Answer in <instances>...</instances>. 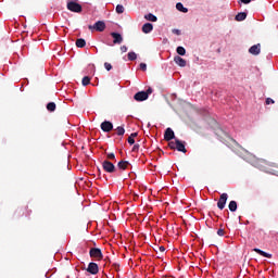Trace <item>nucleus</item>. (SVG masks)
I'll use <instances>...</instances> for the list:
<instances>
[{"label": "nucleus", "mask_w": 278, "mask_h": 278, "mask_svg": "<svg viewBox=\"0 0 278 278\" xmlns=\"http://www.w3.org/2000/svg\"><path fill=\"white\" fill-rule=\"evenodd\" d=\"M149 94H153V89L149 87L146 91H138L135 96L134 99L135 101H147L149 99Z\"/></svg>", "instance_id": "1"}, {"label": "nucleus", "mask_w": 278, "mask_h": 278, "mask_svg": "<svg viewBox=\"0 0 278 278\" xmlns=\"http://www.w3.org/2000/svg\"><path fill=\"white\" fill-rule=\"evenodd\" d=\"M67 10H70V12H75L76 14H79L83 12L84 8L77 2V0H68Z\"/></svg>", "instance_id": "2"}, {"label": "nucleus", "mask_w": 278, "mask_h": 278, "mask_svg": "<svg viewBox=\"0 0 278 278\" xmlns=\"http://www.w3.org/2000/svg\"><path fill=\"white\" fill-rule=\"evenodd\" d=\"M102 168H103V170H105V173H115L116 172V166H114L113 163L108 160L102 162Z\"/></svg>", "instance_id": "3"}, {"label": "nucleus", "mask_w": 278, "mask_h": 278, "mask_svg": "<svg viewBox=\"0 0 278 278\" xmlns=\"http://www.w3.org/2000/svg\"><path fill=\"white\" fill-rule=\"evenodd\" d=\"M100 128L102 129V131H104V134H110V131L114 129V124H112V122L110 121H104L101 123Z\"/></svg>", "instance_id": "4"}, {"label": "nucleus", "mask_w": 278, "mask_h": 278, "mask_svg": "<svg viewBox=\"0 0 278 278\" xmlns=\"http://www.w3.org/2000/svg\"><path fill=\"white\" fill-rule=\"evenodd\" d=\"M90 257H94L96 260H103V253L99 248H91L89 251Z\"/></svg>", "instance_id": "5"}, {"label": "nucleus", "mask_w": 278, "mask_h": 278, "mask_svg": "<svg viewBox=\"0 0 278 278\" xmlns=\"http://www.w3.org/2000/svg\"><path fill=\"white\" fill-rule=\"evenodd\" d=\"M252 165H254L255 168H260V170H263L264 173H268V168H266V166H268V163L264 160H258L252 163Z\"/></svg>", "instance_id": "6"}, {"label": "nucleus", "mask_w": 278, "mask_h": 278, "mask_svg": "<svg viewBox=\"0 0 278 278\" xmlns=\"http://www.w3.org/2000/svg\"><path fill=\"white\" fill-rule=\"evenodd\" d=\"M227 199H229V195L227 193L220 194V198L217 202L218 210H225V205H227Z\"/></svg>", "instance_id": "7"}, {"label": "nucleus", "mask_w": 278, "mask_h": 278, "mask_svg": "<svg viewBox=\"0 0 278 278\" xmlns=\"http://www.w3.org/2000/svg\"><path fill=\"white\" fill-rule=\"evenodd\" d=\"M89 29H96V31H105V22L98 21L94 23V25H90Z\"/></svg>", "instance_id": "8"}, {"label": "nucleus", "mask_w": 278, "mask_h": 278, "mask_svg": "<svg viewBox=\"0 0 278 278\" xmlns=\"http://www.w3.org/2000/svg\"><path fill=\"white\" fill-rule=\"evenodd\" d=\"M113 45H123V35L121 33L112 31Z\"/></svg>", "instance_id": "9"}, {"label": "nucleus", "mask_w": 278, "mask_h": 278, "mask_svg": "<svg viewBox=\"0 0 278 278\" xmlns=\"http://www.w3.org/2000/svg\"><path fill=\"white\" fill-rule=\"evenodd\" d=\"M249 53H251V55H260V53H262V45L256 43V45L252 46L249 49Z\"/></svg>", "instance_id": "10"}, {"label": "nucleus", "mask_w": 278, "mask_h": 278, "mask_svg": "<svg viewBox=\"0 0 278 278\" xmlns=\"http://www.w3.org/2000/svg\"><path fill=\"white\" fill-rule=\"evenodd\" d=\"M164 140H166V142H170V140H175V131L172 130V128H166L164 134Z\"/></svg>", "instance_id": "11"}, {"label": "nucleus", "mask_w": 278, "mask_h": 278, "mask_svg": "<svg viewBox=\"0 0 278 278\" xmlns=\"http://www.w3.org/2000/svg\"><path fill=\"white\" fill-rule=\"evenodd\" d=\"M87 271L90 275H97L99 273V265L97 263H89Z\"/></svg>", "instance_id": "12"}, {"label": "nucleus", "mask_w": 278, "mask_h": 278, "mask_svg": "<svg viewBox=\"0 0 278 278\" xmlns=\"http://www.w3.org/2000/svg\"><path fill=\"white\" fill-rule=\"evenodd\" d=\"M176 150L180 153H186L188 150H186V142L176 139Z\"/></svg>", "instance_id": "13"}, {"label": "nucleus", "mask_w": 278, "mask_h": 278, "mask_svg": "<svg viewBox=\"0 0 278 278\" xmlns=\"http://www.w3.org/2000/svg\"><path fill=\"white\" fill-rule=\"evenodd\" d=\"M174 62H175V64H177V66H180L181 68H185V66L187 64L186 59H184V58H181L179 55H176L174 58Z\"/></svg>", "instance_id": "14"}, {"label": "nucleus", "mask_w": 278, "mask_h": 278, "mask_svg": "<svg viewBox=\"0 0 278 278\" xmlns=\"http://www.w3.org/2000/svg\"><path fill=\"white\" fill-rule=\"evenodd\" d=\"M141 29H142L143 34H151V31H153V24L146 23V24H143Z\"/></svg>", "instance_id": "15"}, {"label": "nucleus", "mask_w": 278, "mask_h": 278, "mask_svg": "<svg viewBox=\"0 0 278 278\" xmlns=\"http://www.w3.org/2000/svg\"><path fill=\"white\" fill-rule=\"evenodd\" d=\"M254 251L258 255H262V257H267L268 260H270V257H273V254H268V252H265V251H263L261 249L255 248Z\"/></svg>", "instance_id": "16"}, {"label": "nucleus", "mask_w": 278, "mask_h": 278, "mask_svg": "<svg viewBox=\"0 0 278 278\" xmlns=\"http://www.w3.org/2000/svg\"><path fill=\"white\" fill-rule=\"evenodd\" d=\"M176 10H178V12H182L184 14H188V8L184 7V3L181 2L176 3Z\"/></svg>", "instance_id": "17"}, {"label": "nucleus", "mask_w": 278, "mask_h": 278, "mask_svg": "<svg viewBox=\"0 0 278 278\" xmlns=\"http://www.w3.org/2000/svg\"><path fill=\"white\" fill-rule=\"evenodd\" d=\"M144 18L150 21V23H157V16L153 15V13L146 14Z\"/></svg>", "instance_id": "18"}, {"label": "nucleus", "mask_w": 278, "mask_h": 278, "mask_svg": "<svg viewBox=\"0 0 278 278\" xmlns=\"http://www.w3.org/2000/svg\"><path fill=\"white\" fill-rule=\"evenodd\" d=\"M247 20V12H240L236 15L235 21L242 22Z\"/></svg>", "instance_id": "19"}, {"label": "nucleus", "mask_w": 278, "mask_h": 278, "mask_svg": "<svg viewBox=\"0 0 278 278\" xmlns=\"http://www.w3.org/2000/svg\"><path fill=\"white\" fill-rule=\"evenodd\" d=\"M128 165H129V162L119 161L118 164H117V167L119 168V170H126Z\"/></svg>", "instance_id": "20"}, {"label": "nucleus", "mask_w": 278, "mask_h": 278, "mask_svg": "<svg viewBox=\"0 0 278 278\" xmlns=\"http://www.w3.org/2000/svg\"><path fill=\"white\" fill-rule=\"evenodd\" d=\"M76 47L78 49H84V47H86V39L84 38H79L76 40Z\"/></svg>", "instance_id": "21"}, {"label": "nucleus", "mask_w": 278, "mask_h": 278, "mask_svg": "<svg viewBox=\"0 0 278 278\" xmlns=\"http://www.w3.org/2000/svg\"><path fill=\"white\" fill-rule=\"evenodd\" d=\"M228 208L230 210V212H236L238 210V202L236 201H230L228 204Z\"/></svg>", "instance_id": "22"}, {"label": "nucleus", "mask_w": 278, "mask_h": 278, "mask_svg": "<svg viewBox=\"0 0 278 278\" xmlns=\"http://www.w3.org/2000/svg\"><path fill=\"white\" fill-rule=\"evenodd\" d=\"M136 60H138V54H136L134 51L128 52V61L134 62Z\"/></svg>", "instance_id": "23"}, {"label": "nucleus", "mask_w": 278, "mask_h": 278, "mask_svg": "<svg viewBox=\"0 0 278 278\" xmlns=\"http://www.w3.org/2000/svg\"><path fill=\"white\" fill-rule=\"evenodd\" d=\"M55 102H49L48 104H47V110H48V112H55Z\"/></svg>", "instance_id": "24"}, {"label": "nucleus", "mask_w": 278, "mask_h": 278, "mask_svg": "<svg viewBox=\"0 0 278 278\" xmlns=\"http://www.w3.org/2000/svg\"><path fill=\"white\" fill-rule=\"evenodd\" d=\"M115 11L116 14H123L125 12V7H123V4H117Z\"/></svg>", "instance_id": "25"}, {"label": "nucleus", "mask_w": 278, "mask_h": 278, "mask_svg": "<svg viewBox=\"0 0 278 278\" xmlns=\"http://www.w3.org/2000/svg\"><path fill=\"white\" fill-rule=\"evenodd\" d=\"M176 53H178V55H186V48L181 46L177 47Z\"/></svg>", "instance_id": "26"}, {"label": "nucleus", "mask_w": 278, "mask_h": 278, "mask_svg": "<svg viewBox=\"0 0 278 278\" xmlns=\"http://www.w3.org/2000/svg\"><path fill=\"white\" fill-rule=\"evenodd\" d=\"M116 131H117V136H125V127L118 126L116 128Z\"/></svg>", "instance_id": "27"}, {"label": "nucleus", "mask_w": 278, "mask_h": 278, "mask_svg": "<svg viewBox=\"0 0 278 278\" xmlns=\"http://www.w3.org/2000/svg\"><path fill=\"white\" fill-rule=\"evenodd\" d=\"M83 86H89L90 85V77L85 76L81 80Z\"/></svg>", "instance_id": "28"}, {"label": "nucleus", "mask_w": 278, "mask_h": 278, "mask_svg": "<svg viewBox=\"0 0 278 278\" xmlns=\"http://www.w3.org/2000/svg\"><path fill=\"white\" fill-rule=\"evenodd\" d=\"M168 147H169V149H177V139H175V141H170L168 143Z\"/></svg>", "instance_id": "29"}, {"label": "nucleus", "mask_w": 278, "mask_h": 278, "mask_svg": "<svg viewBox=\"0 0 278 278\" xmlns=\"http://www.w3.org/2000/svg\"><path fill=\"white\" fill-rule=\"evenodd\" d=\"M108 160H116V155L114 153H108L106 154Z\"/></svg>", "instance_id": "30"}, {"label": "nucleus", "mask_w": 278, "mask_h": 278, "mask_svg": "<svg viewBox=\"0 0 278 278\" xmlns=\"http://www.w3.org/2000/svg\"><path fill=\"white\" fill-rule=\"evenodd\" d=\"M172 34H175L176 36H181V30L177 29V28H174L172 30Z\"/></svg>", "instance_id": "31"}, {"label": "nucleus", "mask_w": 278, "mask_h": 278, "mask_svg": "<svg viewBox=\"0 0 278 278\" xmlns=\"http://www.w3.org/2000/svg\"><path fill=\"white\" fill-rule=\"evenodd\" d=\"M139 68H140V71H147V65H146V63H140L139 64Z\"/></svg>", "instance_id": "32"}, {"label": "nucleus", "mask_w": 278, "mask_h": 278, "mask_svg": "<svg viewBox=\"0 0 278 278\" xmlns=\"http://www.w3.org/2000/svg\"><path fill=\"white\" fill-rule=\"evenodd\" d=\"M217 236H220V237L225 236V230L223 228H219L217 230Z\"/></svg>", "instance_id": "33"}, {"label": "nucleus", "mask_w": 278, "mask_h": 278, "mask_svg": "<svg viewBox=\"0 0 278 278\" xmlns=\"http://www.w3.org/2000/svg\"><path fill=\"white\" fill-rule=\"evenodd\" d=\"M128 144H136L134 137H128Z\"/></svg>", "instance_id": "34"}, {"label": "nucleus", "mask_w": 278, "mask_h": 278, "mask_svg": "<svg viewBox=\"0 0 278 278\" xmlns=\"http://www.w3.org/2000/svg\"><path fill=\"white\" fill-rule=\"evenodd\" d=\"M104 68H105L106 71H110V70L112 68V64L105 62V63H104Z\"/></svg>", "instance_id": "35"}, {"label": "nucleus", "mask_w": 278, "mask_h": 278, "mask_svg": "<svg viewBox=\"0 0 278 278\" xmlns=\"http://www.w3.org/2000/svg\"><path fill=\"white\" fill-rule=\"evenodd\" d=\"M270 103H275V100H273L271 98H267L266 99V104L270 105Z\"/></svg>", "instance_id": "36"}, {"label": "nucleus", "mask_w": 278, "mask_h": 278, "mask_svg": "<svg viewBox=\"0 0 278 278\" xmlns=\"http://www.w3.org/2000/svg\"><path fill=\"white\" fill-rule=\"evenodd\" d=\"M121 51L122 53H127V46H122Z\"/></svg>", "instance_id": "37"}, {"label": "nucleus", "mask_w": 278, "mask_h": 278, "mask_svg": "<svg viewBox=\"0 0 278 278\" xmlns=\"http://www.w3.org/2000/svg\"><path fill=\"white\" fill-rule=\"evenodd\" d=\"M138 149H140V144L138 143L132 147V151H138Z\"/></svg>", "instance_id": "38"}, {"label": "nucleus", "mask_w": 278, "mask_h": 278, "mask_svg": "<svg viewBox=\"0 0 278 278\" xmlns=\"http://www.w3.org/2000/svg\"><path fill=\"white\" fill-rule=\"evenodd\" d=\"M159 251H161V253H164V251H166V248H164L163 245H161V247L159 248Z\"/></svg>", "instance_id": "39"}, {"label": "nucleus", "mask_w": 278, "mask_h": 278, "mask_svg": "<svg viewBox=\"0 0 278 278\" xmlns=\"http://www.w3.org/2000/svg\"><path fill=\"white\" fill-rule=\"evenodd\" d=\"M136 136H138V132H132V134L130 135V138H136Z\"/></svg>", "instance_id": "40"}]
</instances>
